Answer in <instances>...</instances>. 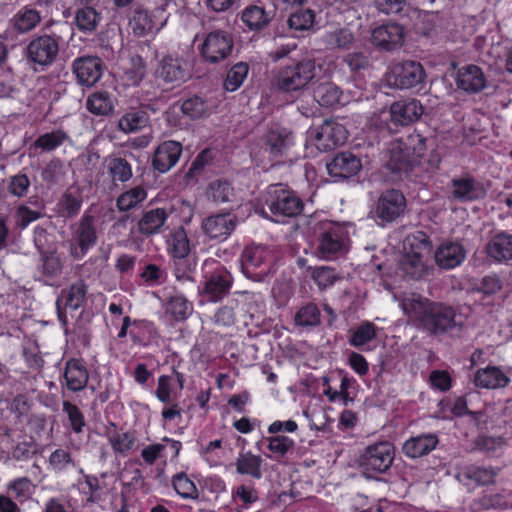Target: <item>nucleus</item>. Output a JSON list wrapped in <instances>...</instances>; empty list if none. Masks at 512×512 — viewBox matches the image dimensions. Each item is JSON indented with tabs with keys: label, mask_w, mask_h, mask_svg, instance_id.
Segmentation results:
<instances>
[{
	"label": "nucleus",
	"mask_w": 512,
	"mask_h": 512,
	"mask_svg": "<svg viewBox=\"0 0 512 512\" xmlns=\"http://www.w3.org/2000/svg\"><path fill=\"white\" fill-rule=\"evenodd\" d=\"M328 174L339 179H348L357 175L362 169L361 159L350 151L337 153L326 164Z\"/></svg>",
	"instance_id": "dca6fc26"
},
{
	"label": "nucleus",
	"mask_w": 512,
	"mask_h": 512,
	"mask_svg": "<svg viewBox=\"0 0 512 512\" xmlns=\"http://www.w3.org/2000/svg\"><path fill=\"white\" fill-rule=\"evenodd\" d=\"M294 144L292 131L284 127H276L269 130L265 136L266 150L273 157H280Z\"/></svg>",
	"instance_id": "cd10ccee"
},
{
	"label": "nucleus",
	"mask_w": 512,
	"mask_h": 512,
	"mask_svg": "<svg viewBox=\"0 0 512 512\" xmlns=\"http://www.w3.org/2000/svg\"><path fill=\"white\" fill-rule=\"evenodd\" d=\"M208 195L215 203H227L232 201L234 190L229 182L216 180L210 183Z\"/></svg>",
	"instance_id": "864d4df0"
},
{
	"label": "nucleus",
	"mask_w": 512,
	"mask_h": 512,
	"mask_svg": "<svg viewBox=\"0 0 512 512\" xmlns=\"http://www.w3.org/2000/svg\"><path fill=\"white\" fill-rule=\"evenodd\" d=\"M104 63L97 56H81L72 62V71L77 82L86 87L94 86L103 74Z\"/></svg>",
	"instance_id": "2eb2a0df"
},
{
	"label": "nucleus",
	"mask_w": 512,
	"mask_h": 512,
	"mask_svg": "<svg viewBox=\"0 0 512 512\" xmlns=\"http://www.w3.org/2000/svg\"><path fill=\"white\" fill-rule=\"evenodd\" d=\"M262 458L251 452L239 454L236 460V471L242 475H249L252 478L260 479L262 477Z\"/></svg>",
	"instance_id": "79ce46f5"
},
{
	"label": "nucleus",
	"mask_w": 512,
	"mask_h": 512,
	"mask_svg": "<svg viewBox=\"0 0 512 512\" xmlns=\"http://www.w3.org/2000/svg\"><path fill=\"white\" fill-rule=\"evenodd\" d=\"M30 185V179L24 173H18L7 179V191L17 198L26 196Z\"/></svg>",
	"instance_id": "e2e57ef3"
},
{
	"label": "nucleus",
	"mask_w": 512,
	"mask_h": 512,
	"mask_svg": "<svg viewBox=\"0 0 512 512\" xmlns=\"http://www.w3.org/2000/svg\"><path fill=\"white\" fill-rule=\"evenodd\" d=\"M426 141L427 139L425 137H423L418 132L413 131L406 137L400 138L394 144L411 156L417 157L420 161L427 149Z\"/></svg>",
	"instance_id": "c03bdc74"
},
{
	"label": "nucleus",
	"mask_w": 512,
	"mask_h": 512,
	"mask_svg": "<svg viewBox=\"0 0 512 512\" xmlns=\"http://www.w3.org/2000/svg\"><path fill=\"white\" fill-rule=\"evenodd\" d=\"M420 164L417 157H413L393 144L388 152L384 169L393 181L409 179L415 168Z\"/></svg>",
	"instance_id": "f8f14e48"
},
{
	"label": "nucleus",
	"mask_w": 512,
	"mask_h": 512,
	"mask_svg": "<svg viewBox=\"0 0 512 512\" xmlns=\"http://www.w3.org/2000/svg\"><path fill=\"white\" fill-rule=\"evenodd\" d=\"M311 275L320 288L332 285L338 278L335 269L328 266L315 267Z\"/></svg>",
	"instance_id": "338daca9"
},
{
	"label": "nucleus",
	"mask_w": 512,
	"mask_h": 512,
	"mask_svg": "<svg viewBox=\"0 0 512 512\" xmlns=\"http://www.w3.org/2000/svg\"><path fill=\"white\" fill-rule=\"evenodd\" d=\"M394 446L388 441L378 442L365 448L360 456V466L365 473H385L392 465Z\"/></svg>",
	"instance_id": "0eeeda50"
},
{
	"label": "nucleus",
	"mask_w": 512,
	"mask_h": 512,
	"mask_svg": "<svg viewBox=\"0 0 512 512\" xmlns=\"http://www.w3.org/2000/svg\"><path fill=\"white\" fill-rule=\"evenodd\" d=\"M234 47L232 35L224 30L208 33L201 45V55L206 62L219 63L231 55Z\"/></svg>",
	"instance_id": "6e6552de"
},
{
	"label": "nucleus",
	"mask_w": 512,
	"mask_h": 512,
	"mask_svg": "<svg viewBox=\"0 0 512 512\" xmlns=\"http://www.w3.org/2000/svg\"><path fill=\"white\" fill-rule=\"evenodd\" d=\"M165 313L177 322L185 321L192 315L193 305L183 295H174L166 301Z\"/></svg>",
	"instance_id": "58836bf2"
},
{
	"label": "nucleus",
	"mask_w": 512,
	"mask_h": 512,
	"mask_svg": "<svg viewBox=\"0 0 512 512\" xmlns=\"http://www.w3.org/2000/svg\"><path fill=\"white\" fill-rule=\"evenodd\" d=\"M158 76L171 88L180 87L192 77L189 62L181 57L164 56L157 70Z\"/></svg>",
	"instance_id": "9d476101"
},
{
	"label": "nucleus",
	"mask_w": 512,
	"mask_h": 512,
	"mask_svg": "<svg viewBox=\"0 0 512 512\" xmlns=\"http://www.w3.org/2000/svg\"><path fill=\"white\" fill-rule=\"evenodd\" d=\"M386 79L390 86L398 89L420 90L425 83L426 73L420 62L406 60L391 65Z\"/></svg>",
	"instance_id": "39448f33"
},
{
	"label": "nucleus",
	"mask_w": 512,
	"mask_h": 512,
	"mask_svg": "<svg viewBox=\"0 0 512 512\" xmlns=\"http://www.w3.org/2000/svg\"><path fill=\"white\" fill-rule=\"evenodd\" d=\"M65 175L64 165L61 160H51L42 170L41 177L48 188L60 184Z\"/></svg>",
	"instance_id": "603ef678"
},
{
	"label": "nucleus",
	"mask_w": 512,
	"mask_h": 512,
	"mask_svg": "<svg viewBox=\"0 0 512 512\" xmlns=\"http://www.w3.org/2000/svg\"><path fill=\"white\" fill-rule=\"evenodd\" d=\"M451 188L452 197L459 202L480 200L487 194L484 185L471 176L453 178Z\"/></svg>",
	"instance_id": "f3484780"
},
{
	"label": "nucleus",
	"mask_w": 512,
	"mask_h": 512,
	"mask_svg": "<svg viewBox=\"0 0 512 512\" xmlns=\"http://www.w3.org/2000/svg\"><path fill=\"white\" fill-rule=\"evenodd\" d=\"M485 253L495 263L512 261V234L499 232L493 235L485 245Z\"/></svg>",
	"instance_id": "412c9836"
},
{
	"label": "nucleus",
	"mask_w": 512,
	"mask_h": 512,
	"mask_svg": "<svg viewBox=\"0 0 512 512\" xmlns=\"http://www.w3.org/2000/svg\"><path fill=\"white\" fill-rule=\"evenodd\" d=\"M273 17V11H266L263 7L250 5L242 11L241 20L251 31H261L270 24Z\"/></svg>",
	"instance_id": "72a5a7b5"
},
{
	"label": "nucleus",
	"mask_w": 512,
	"mask_h": 512,
	"mask_svg": "<svg viewBox=\"0 0 512 512\" xmlns=\"http://www.w3.org/2000/svg\"><path fill=\"white\" fill-rule=\"evenodd\" d=\"M34 485L32 481L27 477L17 478L8 484V493L12 498L23 502L29 499L33 493Z\"/></svg>",
	"instance_id": "5fc2aeb1"
},
{
	"label": "nucleus",
	"mask_w": 512,
	"mask_h": 512,
	"mask_svg": "<svg viewBox=\"0 0 512 512\" xmlns=\"http://www.w3.org/2000/svg\"><path fill=\"white\" fill-rule=\"evenodd\" d=\"M175 491L182 498L197 499L199 496L195 484L187 477L185 473H179L173 477L172 481Z\"/></svg>",
	"instance_id": "680f3d73"
},
{
	"label": "nucleus",
	"mask_w": 512,
	"mask_h": 512,
	"mask_svg": "<svg viewBox=\"0 0 512 512\" xmlns=\"http://www.w3.org/2000/svg\"><path fill=\"white\" fill-rule=\"evenodd\" d=\"M95 222L96 219L94 216L84 214L79 222L74 226L75 230L73 238L76 241L82 256L97 243Z\"/></svg>",
	"instance_id": "393cba45"
},
{
	"label": "nucleus",
	"mask_w": 512,
	"mask_h": 512,
	"mask_svg": "<svg viewBox=\"0 0 512 512\" xmlns=\"http://www.w3.org/2000/svg\"><path fill=\"white\" fill-rule=\"evenodd\" d=\"M68 139L66 132L55 130L40 135L34 142L35 148H40L44 152H50L62 145Z\"/></svg>",
	"instance_id": "09e8293b"
},
{
	"label": "nucleus",
	"mask_w": 512,
	"mask_h": 512,
	"mask_svg": "<svg viewBox=\"0 0 512 512\" xmlns=\"http://www.w3.org/2000/svg\"><path fill=\"white\" fill-rule=\"evenodd\" d=\"M294 320L299 326H317L320 324V310L315 304L309 303L296 313Z\"/></svg>",
	"instance_id": "bf43d9fd"
},
{
	"label": "nucleus",
	"mask_w": 512,
	"mask_h": 512,
	"mask_svg": "<svg viewBox=\"0 0 512 512\" xmlns=\"http://www.w3.org/2000/svg\"><path fill=\"white\" fill-rule=\"evenodd\" d=\"M63 411L68 415L72 430L75 433H81L85 426V420L80 409L75 404L69 401H64Z\"/></svg>",
	"instance_id": "0e129e2a"
},
{
	"label": "nucleus",
	"mask_w": 512,
	"mask_h": 512,
	"mask_svg": "<svg viewBox=\"0 0 512 512\" xmlns=\"http://www.w3.org/2000/svg\"><path fill=\"white\" fill-rule=\"evenodd\" d=\"M497 472L492 468L472 466L467 469L466 476L480 485H488L494 482Z\"/></svg>",
	"instance_id": "69168bd1"
},
{
	"label": "nucleus",
	"mask_w": 512,
	"mask_h": 512,
	"mask_svg": "<svg viewBox=\"0 0 512 512\" xmlns=\"http://www.w3.org/2000/svg\"><path fill=\"white\" fill-rule=\"evenodd\" d=\"M404 27L396 22H386L371 31L370 42L380 51L393 52L404 43Z\"/></svg>",
	"instance_id": "ddd939ff"
},
{
	"label": "nucleus",
	"mask_w": 512,
	"mask_h": 512,
	"mask_svg": "<svg viewBox=\"0 0 512 512\" xmlns=\"http://www.w3.org/2000/svg\"><path fill=\"white\" fill-rule=\"evenodd\" d=\"M310 134L314 145L321 152H328L343 145L348 138L346 128L337 121L330 119L324 120Z\"/></svg>",
	"instance_id": "1a4fd4ad"
},
{
	"label": "nucleus",
	"mask_w": 512,
	"mask_h": 512,
	"mask_svg": "<svg viewBox=\"0 0 512 512\" xmlns=\"http://www.w3.org/2000/svg\"><path fill=\"white\" fill-rule=\"evenodd\" d=\"M135 436L130 432H115L109 433V442L114 452L127 455L131 451L135 444Z\"/></svg>",
	"instance_id": "13d9d810"
},
{
	"label": "nucleus",
	"mask_w": 512,
	"mask_h": 512,
	"mask_svg": "<svg viewBox=\"0 0 512 512\" xmlns=\"http://www.w3.org/2000/svg\"><path fill=\"white\" fill-rule=\"evenodd\" d=\"M325 41L331 48L349 49L354 42V35L349 29H337L328 33Z\"/></svg>",
	"instance_id": "052dcab7"
},
{
	"label": "nucleus",
	"mask_w": 512,
	"mask_h": 512,
	"mask_svg": "<svg viewBox=\"0 0 512 512\" xmlns=\"http://www.w3.org/2000/svg\"><path fill=\"white\" fill-rule=\"evenodd\" d=\"M316 63L314 59L294 60L284 65L275 73L272 85L282 93H303L315 78Z\"/></svg>",
	"instance_id": "f03ea898"
},
{
	"label": "nucleus",
	"mask_w": 512,
	"mask_h": 512,
	"mask_svg": "<svg viewBox=\"0 0 512 512\" xmlns=\"http://www.w3.org/2000/svg\"><path fill=\"white\" fill-rule=\"evenodd\" d=\"M318 254L325 259H330L340 253L344 248L342 232L338 228L330 227L324 230L318 238Z\"/></svg>",
	"instance_id": "7c9ffc66"
},
{
	"label": "nucleus",
	"mask_w": 512,
	"mask_h": 512,
	"mask_svg": "<svg viewBox=\"0 0 512 512\" xmlns=\"http://www.w3.org/2000/svg\"><path fill=\"white\" fill-rule=\"evenodd\" d=\"M148 123L149 116L147 112L141 109H131L119 119L118 128L120 131L129 134L144 129L148 126Z\"/></svg>",
	"instance_id": "e433bc0d"
},
{
	"label": "nucleus",
	"mask_w": 512,
	"mask_h": 512,
	"mask_svg": "<svg viewBox=\"0 0 512 512\" xmlns=\"http://www.w3.org/2000/svg\"><path fill=\"white\" fill-rule=\"evenodd\" d=\"M249 66L245 62H238L233 65L227 73L224 81V88L227 91L237 90L248 75Z\"/></svg>",
	"instance_id": "8fccbe9b"
},
{
	"label": "nucleus",
	"mask_w": 512,
	"mask_h": 512,
	"mask_svg": "<svg viewBox=\"0 0 512 512\" xmlns=\"http://www.w3.org/2000/svg\"><path fill=\"white\" fill-rule=\"evenodd\" d=\"M510 379L496 366H489L479 369L474 375L476 386L486 389L504 388L509 384Z\"/></svg>",
	"instance_id": "2f4dec72"
},
{
	"label": "nucleus",
	"mask_w": 512,
	"mask_h": 512,
	"mask_svg": "<svg viewBox=\"0 0 512 512\" xmlns=\"http://www.w3.org/2000/svg\"><path fill=\"white\" fill-rule=\"evenodd\" d=\"M315 13L311 9L298 10L288 18V26L296 31H305L314 24Z\"/></svg>",
	"instance_id": "4d7b16f0"
},
{
	"label": "nucleus",
	"mask_w": 512,
	"mask_h": 512,
	"mask_svg": "<svg viewBox=\"0 0 512 512\" xmlns=\"http://www.w3.org/2000/svg\"><path fill=\"white\" fill-rule=\"evenodd\" d=\"M42 20L40 12L29 6L22 7L11 19L12 27L19 33L33 30Z\"/></svg>",
	"instance_id": "c9c22d12"
},
{
	"label": "nucleus",
	"mask_w": 512,
	"mask_h": 512,
	"mask_svg": "<svg viewBox=\"0 0 512 512\" xmlns=\"http://www.w3.org/2000/svg\"><path fill=\"white\" fill-rule=\"evenodd\" d=\"M165 22L166 19H157L156 15L147 9L137 7L129 20V26L134 35L144 37L159 31Z\"/></svg>",
	"instance_id": "a211bd4d"
},
{
	"label": "nucleus",
	"mask_w": 512,
	"mask_h": 512,
	"mask_svg": "<svg viewBox=\"0 0 512 512\" xmlns=\"http://www.w3.org/2000/svg\"><path fill=\"white\" fill-rule=\"evenodd\" d=\"M232 284V275L225 269H218L206 277L198 292L208 302H219L229 295Z\"/></svg>",
	"instance_id": "4468645a"
},
{
	"label": "nucleus",
	"mask_w": 512,
	"mask_h": 512,
	"mask_svg": "<svg viewBox=\"0 0 512 512\" xmlns=\"http://www.w3.org/2000/svg\"><path fill=\"white\" fill-rule=\"evenodd\" d=\"M404 249L405 252L423 257L424 253L428 254L431 252L432 243L425 232L416 231L405 238Z\"/></svg>",
	"instance_id": "49530a36"
},
{
	"label": "nucleus",
	"mask_w": 512,
	"mask_h": 512,
	"mask_svg": "<svg viewBox=\"0 0 512 512\" xmlns=\"http://www.w3.org/2000/svg\"><path fill=\"white\" fill-rule=\"evenodd\" d=\"M466 257V250L458 242L442 243L434 253V259L439 268L449 270L459 266Z\"/></svg>",
	"instance_id": "5701e85b"
},
{
	"label": "nucleus",
	"mask_w": 512,
	"mask_h": 512,
	"mask_svg": "<svg viewBox=\"0 0 512 512\" xmlns=\"http://www.w3.org/2000/svg\"><path fill=\"white\" fill-rule=\"evenodd\" d=\"M146 196V191L142 187L137 186L122 193L117 198L116 206L120 211L126 212L142 202Z\"/></svg>",
	"instance_id": "3c124183"
},
{
	"label": "nucleus",
	"mask_w": 512,
	"mask_h": 512,
	"mask_svg": "<svg viewBox=\"0 0 512 512\" xmlns=\"http://www.w3.org/2000/svg\"><path fill=\"white\" fill-rule=\"evenodd\" d=\"M82 204V190L76 185H71L59 198L57 202V212L59 216L65 219H71L79 214Z\"/></svg>",
	"instance_id": "c85d7f7f"
},
{
	"label": "nucleus",
	"mask_w": 512,
	"mask_h": 512,
	"mask_svg": "<svg viewBox=\"0 0 512 512\" xmlns=\"http://www.w3.org/2000/svg\"><path fill=\"white\" fill-rule=\"evenodd\" d=\"M86 107L95 115L108 116L114 110V103L107 91H98L88 97Z\"/></svg>",
	"instance_id": "37998d69"
},
{
	"label": "nucleus",
	"mask_w": 512,
	"mask_h": 512,
	"mask_svg": "<svg viewBox=\"0 0 512 512\" xmlns=\"http://www.w3.org/2000/svg\"><path fill=\"white\" fill-rule=\"evenodd\" d=\"M101 18V14L92 6H83L75 12L76 27L83 33L94 32Z\"/></svg>",
	"instance_id": "ea45409f"
},
{
	"label": "nucleus",
	"mask_w": 512,
	"mask_h": 512,
	"mask_svg": "<svg viewBox=\"0 0 512 512\" xmlns=\"http://www.w3.org/2000/svg\"><path fill=\"white\" fill-rule=\"evenodd\" d=\"M87 293V286L82 280L73 283L68 289L62 290L61 303L73 310L78 309L84 302Z\"/></svg>",
	"instance_id": "a18cd8bd"
},
{
	"label": "nucleus",
	"mask_w": 512,
	"mask_h": 512,
	"mask_svg": "<svg viewBox=\"0 0 512 512\" xmlns=\"http://www.w3.org/2000/svg\"><path fill=\"white\" fill-rule=\"evenodd\" d=\"M267 256L268 253L261 247L246 248L241 259L244 275L255 282L265 281L271 270Z\"/></svg>",
	"instance_id": "9b49d317"
},
{
	"label": "nucleus",
	"mask_w": 512,
	"mask_h": 512,
	"mask_svg": "<svg viewBox=\"0 0 512 512\" xmlns=\"http://www.w3.org/2000/svg\"><path fill=\"white\" fill-rule=\"evenodd\" d=\"M64 378L67 388L78 392L86 387L89 374L81 360L71 358L65 364Z\"/></svg>",
	"instance_id": "c756f323"
},
{
	"label": "nucleus",
	"mask_w": 512,
	"mask_h": 512,
	"mask_svg": "<svg viewBox=\"0 0 512 512\" xmlns=\"http://www.w3.org/2000/svg\"><path fill=\"white\" fill-rule=\"evenodd\" d=\"M263 214L274 222H284L286 218H294L301 214L304 203L287 185L272 184L267 188Z\"/></svg>",
	"instance_id": "7ed1b4c3"
},
{
	"label": "nucleus",
	"mask_w": 512,
	"mask_h": 512,
	"mask_svg": "<svg viewBox=\"0 0 512 512\" xmlns=\"http://www.w3.org/2000/svg\"><path fill=\"white\" fill-rule=\"evenodd\" d=\"M181 112L192 120L206 118L211 114V105L202 96L193 95L181 103Z\"/></svg>",
	"instance_id": "4c0bfd02"
},
{
	"label": "nucleus",
	"mask_w": 512,
	"mask_h": 512,
	"mask_svg": "<svg viewBox=\"0 0 512 512\" xmlns=\"http://www.w3.org/2000/svg\"><path fill=\"white\" fill-rule=\"evenodd\" d=\"M167 218L168 214L163 208L148 210L138 221V231L145 236L161 233Z\"/></svg>",
	"instance_id": "473e14b6"
},
{
	"label": "nucleus",
	"mask_w": 512,
	"mask_h": 512,
	"mask_svg": "<svg viewBox=\"0 0 512 512\" xmlns=\"http://www.w3.org/2000/svg\"><path fill=\"white\" fill-rule=\"evenodd\" d=\"M405 209L406 198L403 193L397 189H387L380 194L370 213L379 225L385 226L401 217Z\"/></svg>",
	"instance_id": "423d86ee"
},
{
	"label": "nucleus",
	"mask_w": 512,
	"mask_h": 512,
	"mask_svg": "<svg viewBox=\"0 0 512 512\" xmlns=\"http://www.w3.org/2000/svg\"><path fill=\"white\" fill-rule=\"evenodd\" d=\"M376 337V327L371 322L359 325L351 334L349 344L353 347H361Z\"/></svg>",
	"instance_id": "6e6d98bb"
},
{
	"label": "nucleus",
	"mask_w": 512,
	"mask_h": 512,
	"mask_svg": "<svg viewBox=\"0 0 512 512\" xmlns=\"http://www.w3.org/2000/svg\"><path fill=\"white\" fill-rule=\"evenodd\" d=\"M457 87L468 93H478L486 87V77L477 65H466L458 70Z\"/></svg>",
	"instance_id": "a878e982"
},
{
	"label": "nucleus",
	"mask_w": 512,
	"mask_h": 512,
	"mask_svg": "<svg viewBox=\"0 0 512 512\" xmlns=\"http://www.w3.org/2000/svg\"><path fill=\"white\" fill-rule=\"evenodd\" d=\"M64 269V262L57 252L56 248H52L49 252H42L39 255L38 272L40 273V281L47 285H52L54 281L60 278Z\"/></svg>",
	"instance_id": "4be33fe9"
},
{
	"label": "nucleus",
	"mask_w": 512,
	"mask_h": 512,
	"mask_svg": "<svg viewBox=\"0 0 512 512\" xmlns=\"http://www.w3.org/2000/svg\"><path fill=\"white\" fill-rule=\"evenodd\" d=\"M424 112L420 101L416 99L399 100L390 107L391 122L406 126L417 121Z\"/></svg>",
	"instance_id": "6ab92c4d"
},
{
	"label": "nucleus",
	"mask_w": 512,
	"mask_h": 512,
	"mask_svg": "<svg viewBox=\"0 0 512 512\" xmlns=\"http://www.w3.org/2000/svg\"><path fill=\"white\" fill-rule=\"evenodd\" d=\"M342 92L330 81L319 82L313 88V97L321 106L330 107L339 102Z\"/></svg>",
	"instance_id": "a19ab883"
},
{
	"label": "nucleus",
	"mask_w": 512,
	"mask_h": 512,
	"mask_svg": "<svg viewBox=\"0 0 512 512\" xmlns=\"http://www.w3.org/2000/svg\"><path fill=\"white\" fill-rule=\"evenodd\" d=\"M108 172L114 182H127L132 177L131 165L126 159L112 157L106 160Z\"/></svg>",
	"instance_id": "de8ad7c7"
},
{
	"label": "nucleus",
	"mask_w": 512,
	"mask_h": 512,
	"mask_svg": "<svg viewBox=\"0 0 512 512\" xmlns=\"http://www.w3.org/2000/svg\"><path fill=\"white\" fill-rule=\"evenodd\" d=\"M236 223L235 215L221 213L205 218L202 229L211 239H226L234 231Z\"/></svg>",
	"instance_id": "aec40b11"
},
{
	"label": "nucleus",
	"mask_w": 512,
	"mask_h": 512,
	"mask_svg": "<svg viewBox=\"0 0 512 512\" xmlns=\"http://www.w3.org/2000/svg\"><path fill=\"white\" fill-rule=\"evenodd\" d=\"M439 443L438 436L434 433L421 434L406 440L402 446V452L411 459L428 455Z\"/></svg>",
	"instance_id": "bb28decb"
},
{
	"label": "nucleus",
	"mask_w": 512,
	"mask_h": 512,
	"mask_svg": "<svg viewBox=\"0 0 512 512\" xmlns=\"http://www.w3.org/2000/svg\"><path fill=\"white\" fill-rule=\"evenodd\" d=\"M182 145L177 141H165L154 152L152 164L160 173L169 171L179 160Z\"/></svg>",
	"instance_id": "b1692460"
},
{
	"label": "nucleus",
	"mask_w": 512,
	"mask_h": 512,
	"mask_svg": "<svg viewBox=\"0 0 512 512\" xmlns=\"http://www.w3.org/2000/svg\"><path fill=\"white\" fill-rule=\"evenodd\" d=\"M343 61L348 65L351 71L354 72L368 69L371 66L369 55L360 51L348 53L344 56Z\"/></svg>",
	"instance_id": "774afa93"
},
{
	"label": "nucleus",
	"mask_w": 512,
	"mask_h": 512,
	"mask_svg": "<svg viewBox=\"0 0 512 512\" xmlns=\"http://www.w3.org/2000/svg\"><path fill=\"white\" fill-rule=\"evenodd\" d=\"M63 37L60 34H42L34 36L25 49L29 62L42 69L51 66L58 58Z\"/></svg>",
	"instance_id": "20e7f679"
},
{
	"label": "nucleus",
	"mask_w": 512,
	"mask_h": 512,
	"mask_svg": "<svg viewBox=\"0 0 512 512\" xmlns=\"http://www.w3.org/2000/svg\"><path fill=\"white\" fill-rule=\"evenodd\" d=\"M422 256L405 252L399 260V269L404 276L418 280L428 273V268L424 263Z\"/></svg>",
	"instance_id": "f704fd0d"
},
{
	"label": "nucleus",
	"mask_w": 512,
	"mask_h": 512,
	"mask_svg": "<svg viewBox=\"0 0 512 512\" xmlns=\"http://www.w3.org/2000/svg\"><path fill=\"white\" fill-rule=\"evenodd\" d=\"M402 306L406 313L419 320L423 329L433 335L450 333L452 336H460L462 332L463 324L455 321L456 314L450 306L421 297L406 299Z\"/></svg>",
	"instance_id": "f257e3e1"
}]
</instances>
